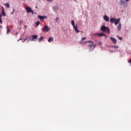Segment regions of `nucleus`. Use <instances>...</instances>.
Instances as JSON below:
<instances>
[{"label":"nucleus","mask_w":131,"mask_h":131,"mask_svg":"<svg viewBox=\"0 0 131 131\" xmlns=\"http://www.w3.org/2000/svg\"><path fill=\"white\" fill-rule=\"evenodd\" d=\"M71 24H72L73 27H75L76 26H75V23H74V20H72L71 21Z\"/></svg>","instance_id":"a211bd4d"},{"label":"nucleus","mask_w":131,"mask_h":131,"mask_svg":"<svg viewBox=\"0 0 131 131\" xmlns=\"http://www.w3.org/2000/svg\"><path fill=\"white\" fill-rule=\"evenodd\" d=\"M73 28L76 33H79V30L77 29V25H76L75 27H74Z\"/></svg>","instance_id":"9b49d317"},{"label":"nucleus","mask_w":131,"mask_h":131,"mask_svg":"<svg viewBox=\"0 0 131 131\" xmlns=\"http://www.w3.org/2000/svg\"><path fill=\"white\" fill-rule=\"evenodd\" d=\"M110 39H111V40H112V41L113 42V43L114 45H116V43H117V40H116V39H115V38H114L112 37H110Z\"/></svg>","instance_id":"39448f33"},{"label":"nucleus","mask_w":131,"mask_h":131,"mask_svg":"<svg viewBox=\"0 0 131 131\" xmlns=\"http://www.w3.org/2000/svg\"><path fill=\"white\" fill-rule=\"evenodd\" d=\"M103 19L104 20H105V21L106 22H109V17H108V16L107 15H104L103 16Z\"/></svg>","instance_id":"9d476101"},{"label":"nucleus","mask_w":131,"mask_h":131,"mask_svg":"<svg viewBox=\"0 0 131 131\" xmlns=\"http://www.w3.org/2000/svg\"><path fill=\"white\" fill-rule=\"evenodd\" d=\"M34 41V39L32 38V39H31V41Z\"/></svg>","instance_id":"c9c22d12"},{"label":"nucleus","mask_w":131,"mask_h":131,"mask_svg":"<svg viewBox=\"0 0 131 131\" xmlns=\"http://www.w3.org/2000/svg\"><path fill=\"white\" fill-rule=\"evenodd\" d=\"M31 37H32V38H33L34 39H37V35H32L31 36Z\"/></svg>","instance_id":"f3484780"},{"label":"nucleus","mask_w":131,"mask_h":131,"mask_svg":"<svg viewBox=\"0 0 131 131\" xmlns=\"http://www.w3.org/2000/svg\"><path fill=\"white\" fill-rule=\"evenodd\" d=\"M38 19H39V20H43V19L47 18V16H41V15H38Z\"/></svg>","instance_id":"0eeeda50"},{"label":"nucleus","mask_w":131,"mask_h":131,"mask_svg":"<svg viewBox=\"0 0 131 131\" xmlns=\"http://www.w3.org/2000/svg\"><path fill=\"white\" fill-rule=\"evenodd\" d=\"M35 8H36V9H37V6H36Z\"/></svg>","instance_id":"c03bdc74"},{"label":"nucleus","mask_w":131,"mask_h":131,"mask_svg":"<svg viewBox=\"0 0 131 131\" xmlns=\"http://www.w3.org/2000/svg\"><path fill=\"white\" fill-rule=\"evenodd\" d=\"M27 37H28V39H30L31 38V37L30 36H27Z\"/></svg>","instance_id":"473e14b6"},{"label":"nucleus","mask_w":131,"mask_h":131,"mask_svg":"<svg viewBox=\"0 0 131 131\" xmlns=\"http://www.w3.org/2000/svg\"><path fill=\"white\" fill-rule=\"evenodd\" d=\"M26 10L27 13H31V11L32 10L31 8L30 7H27L26 8Z\"/></svg>","instance_id":"423d86ee"},{"label":"nucleus","mask_w":131,"mask_h":131,"mask_svg":"<svg viewBox=\"0 0 131 131\" xmlns=\"http://www.w3.org/2000/svg\"><path fill=\"white\" fill-rule=\"evenodd\" d=\"M1 8L2 9V11H5V9L3 7H1Z\"/></svg>","instance_id":"2f4dec72"},{"label":"nucleus","mask_w":131,"mask_h":131,"mask_svg":"<svg viewBox=\"0 0 131 131\" xmlns=\"http://www.w3.org/2000/svg\"><path fill=\"white\" fill-rule=\"evenodd\" d=\"M19 40H22V38H19L18 40H17V41H19Z\"/></svg>","instance_id":"f704fd0d"},{"label":"nucleus","mask_w":131,"mask_h":131,"mask_svg":"<svg viewBox=\"0 0 131 131\" xmlns=\"http://www.w3.org/2000/svg\"><path fill=\"white\" fill-rule=\"evenodd\" d=\"M87 42L88 43H92L91 45H89V48L91 51H93V50H94V49L95 48H96V45H94V42H92V41L89 40V41H87Z\"/></svg>","instance_id":"f03ea898"},{"label":"nucleus","mask_w":131,"mask_h":131,"mask_svg":"<svg viewBox=\"0 0 131 131\" xmlns=\"http://www.w3.org/2000/svg\"><path fill=\"white\" fill-rule=\"evenodd\" d=\"M9 32H10V29H8L7 33H9Z\"/></svg>","instance_id":"7c9ffc66"},{"label":"nucleus","mask_w":131,"mask_h":131,"mask_svg":"<svg viewBox=\"0 0 131 131\" xmlns=\"http://www.w3.org/2000/svg\"><path fill=\"white\" fill-rule=\"evenodd\" d=\"M126 2H129V0H125Z\"/></svg>","instance_id":"a19ab883"},{"label":"nucleus","mask_w":131,"mask_h":131,"mask_svg":"<svg viewBox=\"0 0 131 131\" xmlns=\"http://www.w3.org/2000/svg\"><path fill=\"white\" fill-rule=\"evenodd\" d=\"M2 17V15L0 14V17Z\"/></svg>","instance_id":"49530a36"},{"label":"nucleus","mask_w":131,"mask_h":131,"mask_svg":"<svg viewBox=\"0 0 131 131\" xmlns=\"http://www.w3.org/2000/svg\"><path fill=\"white\" fill-rule=\"evenodd\" d=\"M29 41H28V42H29Z\"/></svg>","instance_id":"3c124183"},{"label":"nucleus","mask_w":131,"mask_h":131,"mask_svg":"<svg viewBox=\"0 0 131 131\" xmlns=\"http://www.w3.org/2000/svg\"><path fill=\"white\" fill-rule=\"evenodd\" d=\"M115 18H110V22L111 23H115Z\"/></svg>","instance_id":"f8f14e48"},{"label":"nucleus","mask_w":131,"mask_h":131,"mask_svg":"<svg viewBox=\"0 0 131 131\" xmlns=\"http://www.w3.org/2000/svg\"><path fill=\"white\" fill-rule=\"evenodd\" d=\"M19 23L21 25H22L23 23V20H20L19 21Z\"/></svg>","instance_id":"bb28decb"},{"label":"nucleus","mask_w":131,"mask_h":131,"mask_svg":"<svg viewBox=\"0 0 131 131\" xmlns=\"http://www.w3.org/2000/svg\"><path fill=\"white\" fill-rule=\"evenodd\" d=\"M0 28H3V26H0Z\"/></svg>","instance_id":"ea45409f"},{"label":"nucleus","mask_w":131,"mask_h":131,"mask_svg":"<svg viewBox=\"0 0 131 131\" xmlns=\"http://www.w3.org/2000/svg\"><path fill=\"white\" fill-rule=\"evenodd\" d=\"M130 66H131V62H130Z\"/></svg>","instance_id":"603ef678"},{"label":"nucleus","mask_w":131,"mask_h":131,"mask_svg":"<svg viewBox=\"0 0 131 131\" xmlns=\"http://www.w3.org/2000/svg\"><path fill=\"white\" fill-rule=\"evenodd\" d=\"M29 41H28V42H29Z\"/></svg>","instance_id":"09e8293b"},{"label":"nucleus","mask_w":131,"mask_h":131,"mask_svg":"<svg viewBox=\"0 0 131 131\" xmlns=\"http://www.w3.org/2000/svg\"><path fill=\"white\" fill-rule=\"evenodd\" d=\"M16 35H18V33H16Z\"/></svg>","instance_id":"a18cd8bd"},{"label":"nucleus","mask_w":131,"mask_h":131,"mask_svg":"<svg viewBox=\"0 0 131 131\" xmlns=\"http://www.w3.org/2000/svg\"><path fill=\"white\" fill-rule=\"evenodd\" d=\"M100 29L101 31H103V32H107L109 34L110 33V30L108 29V27L105 26H102L100 28Z\"/></svg>","instance_id":"f257e3e1"},{"label":"nucleus","mask_w":131,"mask_h":131,"mask_svg":"<svg viewBox=\"0 0 131 131\" xmlns=\"http://www.w3.org/2000/svg\"><path fill=\"white\" fill-rule=\"evenodd\" d=\"M98 45V46H101V45H102V42L99 41Z\"/></svg>","instance_id":"cd10ccee"},{"label":"nucleus","mask_w":131,"mask_h":131,"mask_svg":"<svg viewBox=\"0 0 131 131\" xmlns=\"http://www.w3.org/2000/svg\"><path fill=\"white\" fill-rule=\"evenodd\" d=\"M2 15L4 16V17H6V12H5V11H2Z\"/></svg>","instance_id":"aec40b11"},{"label":"nucleus","mask_w":131,"mask_h":131,"mask_svg":"<svg viewBox=\"0 0 131 131\" xmlns=\"http://www.w3.org/2000/svg\"><path fill=\"white\" fill-rule=\"evenodd\" d=\"M30 13H32V15H33V14L34 13V12L33 11V10H32V11Z\"/></svg>","instance_id":"c756f323"},{"label":"nucleus","mask_w":131,"mask_h":131,"mask_svg":"<svg viewBox=\"0 0 131 131\" xmlns=\"http://www.w3.org/2000/svg\"><path fill=\"white\" fill-rule=\"evenodd\" d=\"M113 48H115V49H118V46H113Z\"/></svg>","instance_id":"b1692460"},{"label":"nucleus","mask_w":131,"mask_h":131,"mask_svg":"<svg viewBox=\"0 0 131 131\" xmlns=\"http://www.w3.org/2000/svg\"><path fill=\"white\" fill-rule=\"evenodd\" d=\"M119 22H120V18H117V19H115V25H117L119 23Z\"/></svg>","instance_id":"6e6552de"},{"label":"nucleus","mask_w":131,"mask_h":131,"mask_svg":"<svg viewBox=\"0 0 131 131\" xmlns=\"http://www.w3.org/2000/svg\"><path fill=\"white\" fill-rule=\"evenodd\" d=\"M56 22H58L59 21V18L58 17H56V19H55Z\"/></svg>","instance_id":"a878e982"},{"label":"nucleus","mask_w":131,"mask_h":131,"mask_svg":"<svg viewBox=\"0 0 131 131\" xmlns=\"http://www.w3.org/2000/svg\"><path fill=\"white\" fill-rule=\"evenodd\" d=\"M25 28H27V26H25Z\"/></svg>","instance_id":"58836bf2"},{"label":"nucleus","mask_w":131,"mask_h":131,"mask_svg":"<svg viewBox=\"0 0 131 131\" xmlns=\"http://www.w3.org/2000/svg\"><path fill=\"white\" fill-rule=\"evenodd\" d=\"M40 24V22H39V21H37V22L36 23L35 27H37V26H38V25H39Z\"/></svg>","instance_id":"412c9836"},{"label":"nucleus","mask_w":131,"mask_h":131,"mask_svg":"<svg viewBox=\"0 0 131 131\" xmlns=\"http://www.w3.org/2000/svg\"><path fill=\"white\" fill-rule=\"evenodd\" d=\"M29 41H28V42H29Z\"/></svg>","instance_id":"8fccbe9b"},{"label":"nucleus","mask_w":131,"mask_h":131,"mask_svg":"<svg viewBox=\"0 0 131 131\" xmlns=\"http://www.w3.org/2000/svg\"><path fill=\"white\" fill-rule=\"evenodd\" d=\"M75 1V2H76V0H74Z\"/></svg>","instance_id":"de8ad7c7"},{"label":"nucleus","mask_w":131,"mask_h":131,"mask_svg":"<svg viewBox=\"0 0 131 131\" xmlns=\"http://www.w3.org/2000/svg\"><path fill=\"white\" fill-rule=\"evenodd\" d=\"M42 31H44L45 32H48L51 30V28L49 27L48 26H45L43 28L41 29Z\"/></svg>","instance_id":"7ed1b4c3"},{"label":"nucleus","mask_w":131,"mask_h":131,"mask_svg":"<svg viewBox=\"0 0 131 131\" xmlns=\"http://www.w3.org/2000/svg\"><path fill=\"white\" fill-rule=\"evenodd\" d=\"M34 14L35 15H36V13H35V12H34Z\"/></svg>","instance_id":"79ce46f5"},{"label":"nucleus","mask_w":131,"mask_h":131,"mask_svg":"<svg viewBox=\"0 0 131 131\" xmlns=\"http://www.w3.org/2000/svg\"><path fill=\"white\" fill-rule=\"evenodd\" d=\"M117 29L120 31V30H121V23H119L118 26V27H117Z\"/></svg>","instance_id":"ddd939ff"},{"label":"nucleus","mask_w":131,"mask_h":131,"mask_svg":"<svg viewBox=\"0 0 131 131\" xmlns=\"http://www.w3.org/2000/svg\"><path fill=\"white\" fill-rule=\"evenodd\" d=\"M84 39H86V37L82 38L81 40H84Z\"/></svg>","instance_id":"c85d7f7f"},{"label":"nucleus","mask_w":131,"mask_h":131,"mask_svg":"<svg viewBox=\"0 0 131 131\" xmlns=\"http://www.w3.org/2000/svg\"><path fill=\"white\" fill-rule=\"evenodd\" d=\"M128 63H131V59L128 61Z\"/></svg>","instance_id":"e433bc0d"},{"label":"nucleus","mask_w":131,"mask_h":131,"mask_svg":"<svg viewBox=\"0 0 131 131\" xmlns=\"http://www.w3.org/2000/svg\"><path fill=\"white\" fill-rule=\"evenodd\" d=\"M125 4V0H120L119 5L120 6H123Z\"/></svg>","instance_id":"1a4fd4ad"},{"label":"nucleus","mask_w":131,"mask_h":131,"mask_svg":"<svg viewBox=\"0 0 131 131\" xmlns=\"http://www.w3.org/2000/svg\"><path fill=\"white\" fill-rule=\"evenodd\" d=\"M95 35H98L99 37H102L103 36H105V37H107V36L103 34V33L95 34Z\"/></svg>","instance_id":"20e7f679"},{"label":"nucleus","mask_w":131,"mask_h":131,"mask_svg":"<svg viewBox=\"0 0 131 131\" xmlns=\"http://www.w3.org/2000/svg\"><path fill=\"white\" fill-rule=\"evenodd\" d=\"M53 11H54V12H56V11H58V7L54 6V7H53Z\"/></svg>","instance_id":"dca6fc26"},{"label":"nucleus","mask_w":131,"mask_h":131,"mask_svg":"<svg viewBox=\"0 0 131 131\" xmlns=\"http://www.w3.org/2000/svg\"><path fill=\"white\" fill-rule=\"evenodd\" d=\"M27 39H28V37H26V38H25L24 40H23V42H25V41H26Z\"/></svg>","instance_id":"5701e85b"},{"label":"nucleus","mask_w":131,"mask_h":131,"mask_svg":"<svg viewBox=\"0 0 131 131\" xmlns=\"http://www.w3.org/2000/svg\"><path fill=\"white\" fill-rule=\"evenodd\" d=\"M48 2H53V0H47Z\"/></svg>","instance_id":"4c0bfd02"},{"label":"nucleus","mask_w":131,"mask_h":131,"mask_svg":"<svg viewBox=\"0 0 131 131\" xmlns=\"http://www.w3.org/2000/svg\"><path fill=\"white\" fill-rule=\"evenodd\" d=\"M42 39H43V37L41 36L38 39V41H39V42H40V41H41Z\"/></svg>","instance_id":"6ab92c4d"},{"label":"nucleus","mask_w":131,"mask_h":131,"mask_svg":"<svg viewBox=\"0 0 131 131\" xmlns=\"http://www.w3.org/2000/svg\"><path fill=\"white\" fill-rule=\"evenodd\" d=\"M14 11H15V9H13V11L11 13V15H13V14H14Z\"/></svg>","instance_id":"393cba45"},{"label":"nucleus","mask_w":131,"mask_h":131,"mask_svg":"<svg viewBox=\"0 0 131 131\" xmlns=\"http://www.w3.org/2000/svg\"><path fill=\"white\" fill-rule=\"evenodd\" d=\"M0 23H3V21L2 20V19L1 18V17H0Z\"/></svg>","instance_id":"72a5a7b5"},{"label":"nucleus","mask_w":131,"mask_h":131,"mask_svg":"<svg viewBox=\"0 0 131 131\" xmlns=\"http://www.w3.org/2000/svg\"><path fill=\"white\" fill-rule=\"evenodd\" d=\"M123 7H124V8H125V5H124Z\"/></svg>","instance_id":"37998d69"},{"label":"nucleus","mask_w":131,"mask_h":131,"mask_svg":"<svg viewBox=\"0 0 131 131\" xmlns=\"http://www.w3.org/2000/svg\"><path fill=\"white\" fill-rule=\"evenodd\" d=\"M53 40H54V38H53V37H50L48 39V42H51V41H53Z\"/></svg>","instance_id":"4468645a"},{"label":"nucleus","mask_w":131,"mask_h":131,"mask_svg":"<svg viewBox=\"0 0 131 131\" xmlns=\"http://www.w3.org/2000/svg\"><path fill=\"white\" fill-rule=\"evenodd\" d=\"M4 6H5V7H6L8 9H9L10 8V4L9 3H5L4 4Z\"/></svg>","instance_id":"2eb2a0df"},{"label":"nucleus","mask_w":131,"mask_h":131,"mask_svg":"<svg viewBox=\"0 0 131 131\" xmlns=\"http://www.w3.org/2000/svg\"><path fill=\"white\" fill-rule=\"evenodd\" d=\"M117 37H118V39H119V40H122V37H119V36L117 35Z\"/></svg>","instance_id":"4be33fe9"}]
</instances>
